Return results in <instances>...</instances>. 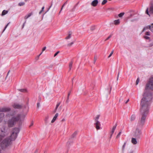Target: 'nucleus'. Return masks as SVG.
Instances as JSON below:
<instances>
[{
  "mask_svg": "<svg viewBox=\"0 0 153 153\" xmlns=\"http://www.w3.org/2000/svg\"><path fill=\"white\" fill-rule=\"evenodd\" d=\"M149 88L153 90V77H151L146 84L145 90L143 96V97L141 100L140 109V118L139 120L138 125L142 126L144 124L146 117L148 114L149 106L152 99V94L147 91Z\"/></svg>",
  "mask_w": 153,
  "mask_h": 153,
  "instance_id": "1",
  "label": "nucleus"
},
{
  "mask_svg": "<svg viewBox=\"0 0 153 153\" xmlns=\"http://www.w3.org/2000/svg\"><path fill=\"white\" fill-rule=\"evenodd\" d=\"M7 116L10 118L8 121V126L11 127L17 123H22L24 120L26 115L20 114L16 111H13Z\"/></svg>",
  "mask_w": 153,
  "mask_h": 153,
  "instance_id": "2",
  "label": "nucleus"
},
{
  "mask_svg": "<svg viewBox=\"0 0 153 153\" xmlns=\"http://www.w3.org/2000/svg\"><path fill=\"white\" fill-rule=\"evenodd\" d=\"M142 136L141 129L137 128L134 133V136L137 138H140Z\"/></svg>",
  "mask_w": 153,
  "mask_h": 153,
  "instance_id": "3",
  "label": "nucleus"
},
{
  "mask_svg": "<svg viewBox=\"0 0 153 153\" xmlns=\"http://www.w3.org/2000/svg\"><path fill=\"white\" fill-rule=\"evenodd\" d=\"M11 109L9 107H3L0 108V112H7L10 111Z\"/></svg>",
  "mask_w": 153,
  "mask_h": 153,
  "instance_id": "4",
  "label": "nucleus"
},
{
  "mask_svg": "<svg viewBox=\"0 0 153 153\" xmlns=\"http://www.w3.org/2000/svg\"><path fill=\"white\" fill-rule=\"evenodd\" d=\"M94 125L95 126V127L97 130H99L100 129V123L99 121H96Z\"/></svg>",
  "mask_w": 153,
  "mask_h": 153,
  "instance_id": "5",
  "label": "nucleus"
},
{
  "mask_svg": "<svg viewBox=\"0 0 153 153\" xmlns=\"http://www.w3.org/2000/svg\"><path fill=\"white\" fill-rule=\"evenodd\" d=\"M149 29L152 32H153V26L150 25L148 26L143 28V31H144L146 29Z\"/></svg>",
  "mask_w": 153,
  "mask_h": 153,
  "instance_id": "6",
  "label": "nucleus"
},
{
  "mask_svg": "<svg viewBox=\"0 0 153 153\" xmlns=\"http://www.w3.org/2000/svg\"><path fill=\"white\" fill-rule=\"evenodd\" d=\"M117 126V124L116 123L115 125L113 127L112 130V131H111V134L110 136V138H111V137L112 135L114 132V130H115V129L116 128Z\"/></svg>",
  "mask_w": 153,
  "mask_h": 153,
  "instance_id": "7",
  "label": "nucleus"
},
{
  "mask_svg": "<svg viewBox=\"0 0 153 153\" xmlns=\"http://www.w3.org/2000/svg\"><path fill=\"white\" fill-rule=\"evenodd\" d=\"M98 3V0H94L91 3V5L94 7H96Z\"/></svg>",
  "mask_w": 153,
  "mask_h": 153,
  "instance_id": "8",
  "label": "nucleus"
},
{
  "mask_svg": "<svg viewBox=\"0 0 153 153\" xmlns=\"http://www.w3.org/2000/svg\"><path fill=\"white\" fill-rule=\"evenodd\" d=\"M12 106L15 108L19 109L21 108V106L17 104H14Z\"/></svg>",
  "mask_w": 153,
  "mask_h": 153,
  "instance_id": "9",
  "label": "nucleus"
},
{
  "mask_svg": "<svg viewBox=\"0 0 153 153\" xmlns=\"http://www.w3.org/2000/svg\"><path fill=\"white\" fill-rule=\"evenodd\" d=\"M58 116V114L57 113H56L55 115L53 117L52 120L51 122L52 123H54L55 121L56 120V118H57V117Z\"/></svg>",
  "mask_w": 153,
  "mask_h": 153,
  "instance_id": "10",
  "label": "nucleus"
},
{
  "mask_svg": "<svg viewBox=\"0 0 153 153\" xmlns=\"http://www.w3.org/2000/svg\"><path fill=\"white\" fill-rule=\"evenodd\" d=\"M131 142L134 145H135L137 143V141L136 139L135 138H131Z\"/></svg>",
  "mask_w": 153,
  "mask_h": 153,
  "instance_id": "11",
  "label": "nucleus"
},
{
  "mask_svg": "<svg viewBox=\"0 0 153 153\" xmlns=\"http://www.w3.org/2000/svg\"><path fill=\"white\" fill-rule=\"evenodd\" d=\"M149 13L150 14L153 13V4H151L149 8Z\"/></svg>",
  "mask_w": 153,
  "mask_h": 153,
  "instance_id": "12",
  "label": "nucleus"
},
{
  "mask_svg": "<svg viewBox=\"0 0 153 153\" xmlns=\"http://www.w3.org/2000/svg\"><path fill=\"white\" fill-rule=\"evenodd\" d=\"M4 116V114L3 113H0V122L2 121Z\"/></svg>",
  "mask_w": 153,
  "mask_h": 153,
  "instance_id": "13",
  "label": "nucleus"
},
{
  "mask_svg": "<svg viewBox=\"0 0 153 153\" xmlns=\"http://www.w3.org/2000/svg\"><path fill=\"white\" fill-rule=\"evenodd\" d=\"M33 14V13L31 12L30 13H29L26 15L25 17V19H27L30 16Z\"/></svg>",
  "mask_w": 153,
  "mask_h": 153,
  "instance_id": "14",
  "label": "nucleus"
},
{
  "mask_svg": "<svg viewBox=\"0 0 153 153\" xmlns=\"http://www.w3.org/2000/svg\"><path fill=\"white\" fill-rule=\"evenodd\" d=\"M114 23L115 25H119L120 23V20L119 19L115 20L114 21Z\"/></svg>",
  "mask_w": 153,
  "mask_h": 153,
  "instance_id": "15",
  "label": "nucleus"
},
{
  "mask_svg": "<svg viewBox=\"0 0 153 153\" xmlns=\"http://www.w3.org/2000/svg\"><path fill=\"white\" fill-rule=\"evenodd\" d=\"M135 116L134 115H132L131 116L130 118V120L131 121H132L135 120Z\"/></svg>",
  "mask_w": 153,
  "mask_h": 153,
  "instance_id": "16",
  "label": "nucleus"
},
{
  "mask_svg": "<svg viewBox=\"0 0 153 153\" xmlns=\"http://www.w3.org/2000/svg\"><path fill=\"white\" fill-rule=\"evenodd\" d=\"M19 91L22 92H27V89H19L18 90Z\"/></svg>",
  "mask_w": 153,
  "mask_h": 153,
  "instance_id": "17",
  "label": "nucleus"
},
{
  "mask_svg": "<svg viewBox=\"0 0 153 153\" xmlns=\"http://www.w3.org/2000/svg\"><path fill=\"white\" fill-rule=\"evenodd\" d=\"M67 1H66L64 4H63L62 5V7L61 8V10L60 11V12H59V14L61 12V11L63 9V7H64V6H65V5L67 4Z\"/></svg>",
  "mask_w": 153,
  "mask_h": 153,
  "instance_id": "18",
  "label": "nucleus"
},
{
  "mask_svg": "<svg viewBox=\"0 0 153 153\" xmlns=\"http://www.w3.org/2000/svg\"><path fill=\"white\" fill-rule=\"evenodd\" d=\"M8 13V11L5 10H4L2 13V15L4 16L6 14Z\"/></svg>",
  "mask_w": 153,
  "mask_h": 153,
  "instance_id": "19",
  "label": "nucleus"
},
{
  "mask_svg": "<svg viewBox=\"0 0 153 153\" xmlns=\"http://www.w3.org/2000/svg\"><path fill=\"white\" fill-rule=\"evenodd\" d=\"M71 33L70 32L69 33L68 36L65 38V39H70L71 37Z\"/></svg>",
  "mask_w": 153,
  "mask_h": 153,
  "instance_id": "20",
  "label": "nucleus"
},
{
  "mask_svg": "<svg viewBox=\"0 0 153 153\" xmlns=\"http://www.w3.org/2000/svg\"><path fill=\"white\" fill-rule=\"evenodd\" d=\"M100 117V115H97V116L95 118V121H99L98 119L99 118V117Z\"/></svg>",
  "mask_w": 153,
  "mask_h": 153,
  "instance_id": "21",
  "label": "nucleus"
},
{
  "mask_svg": "<svg viewBox=\"0 0 153 153\" xmlns=\"http://www.w3.org/2000/svg\"><path fill=\"white\" fill-rule=\"evenodd\" d=\"M77 134V132L76 131H75L72 135L71 137L72 138L74 137Z\"/></svg>",
  "mask_w": 153,
  "mask_h": 153,
  "instance_id": "22",
  "label": "nucleus"
},
{
  "mask_svg": "<svg viewBox=\"0 0 153 153\" xmlns=\"http://www.w3.org/2000/svg\"><path fill=\"white\" fill-rule=\"evenodd\" d=\"M73 62H70L69 64V70H70L71 68L72 67V65Z\"/></svg>",
  "mask_w": 153,
  "mask_h": 153,
  "instance_id": "23",
  "label": "nucleus"
},
{
  "mask_svg": "<svg viewBox=\"0 0 153 153\" xmlns=\"http://www.w3.org/2000/svg\"><path fill=\"white\" fill-rule=\"evenodd\" d=\"M124 14V13H121L118 15V16L120 17H122Z\"/></svg>",
  "mask_w": 153,
  "mask_h": 153,
  "instance_id": "24",
  "label": "nucleus"
},
{
  "mask_svg": "<svg viewBox=\"0 0 153 153\" xmlns=\"http://www.w3.org/2000/svg\"><path fill=\"white\" fill-rule=\"evenodd\" d=\"M126 143H127V141L125 142V143H124L123 145V146H122V150L123 151L124 150L125 148V146H126Z\"/></svg>",
  "mask_w": 153,
  "mask_h": 153,
  "instance_id": "25",
  "label": "nucleus"
},
{
  "mask_svg": "<svg viewBox=\"0 0 153 153\" xmlns=\"http://www.w3.org/2000/svg\"><path fill=\"white\" fill-rule=\"evenodd\" d=\"M107 2V0H103L102 3V4L104 5Z\"/></svg>",
  "mask_w": 153,
  "mask_h": 153,
  "instance_id": "26",
  "label": "nucleus"
},
{
  "mask_svg": "<svg viewBox=\"0 0 153 153\" xmlns=\"http://www.w3.org/2000/svg\"><path fill=\"white\" fill-rule=\"evenodd\" d=\"M46 49V47H44L42 49V51L41 52V53L39 54V57L40 56V55H41L42 53Z\"/></svg>",
  "mask_w": 153,
  "mask_h": 153,
  "instance_id": "27",
  "label": "nucleus"
},
{
  "mask_svg": "<svg viewBox=\"0 0 153 153\" xmlns=\"http://www.w3.org/2000/svg\"><path fill=\"white\" fill-rule=\"evenodd\" d=\"M25 3L24 2H21L19 3V5L20 6H22L24 5Z\"/></svg>",
  "mask_w": 153,
  "mask_h": 153,
  "instance_id": "28",
  "label": "nucleus"
},
{
  "mask_svg": "<svg viewBox=\"0 0 153 153\" xmlns=\"http://www.w3.org/2000/svg\"><path fill=\"white\" fill-rule=\"evenodd\" d=\"M97 60V57L96 56H95L94 58V64H95Z\"/></svg>",
  "mask_w": 153,
  "mask_h": 153,
  "instance_id": "29",
  "label": "nucleus"
},
{
  "mask_svg": "<svg viewBox=\"0 0 153 153\" xmlns=\"http://www.w3.org/2000/svg\"><path fill=\"white\" fill-rule=\"evenodd\" d=\"M121 133V131H120L119 133L117 135L116 138H119V137H120V136Z\"/></svg>",
  "mask_w": 153,
  "mask_h": 153,
  "instance_id": "30",
  "label": "nucleus"
},
{
  "mask_svg": "<svg viewBox=\"0 0 153 153\" xmlns=\"http://www.w3.org/2000/svg\"><path fill=\"white\" fill-rule=\"evenodd\" d=\"M44 6L43 7H42V9L39 12V14H41L42 12L43 11L44 9Z\"/></svg>",
  "mask_w": 153,
  "mask_h": 153,
  "instance_id": "31",
  "label": "nucleus"
},
{
  "mask_svg": "<svg viewBox=\"0 0 153 153\" xmlns=\"http://www.w3.org/2000/svg\"><path fill=\"white\" fill-rule=\"evenodd\" d=\"M139 81H140L139 78V77H138L137 78V79L136 81V85H137L138 84V83L139 82Z\"/></svg>",
  "mask_w": 153,
  "mask_h": 153,
  "instance_id": "32",
  "label": "nucleus"
},
{
  "mask_svg": "<svg viewBox=\"0 0 153 153\" xmlns=\"http://www.w3.org/2000/svg\"><path fill=\"white\" fill-rule=\"evenodd\" d=\"M61 103V102H59V103H58L56 105V109H57L58 107L59 106V105H60V104Z\"/></svg>",
  "mask_w": 153,
  "mask_h": 153,
  "instance_id": "33",
  "label": "nucleus"
},
{
  "mask_svg": "<svg viewBox=\"0 0 153 153\" xmlns=\"http://www.w3.org/2000/svg\"><path fill=\"white\" fill-rule=\"evenodd\" d=\"M149 9L148 8H147L146 10V13L149 16H150V15L149 14Z\"/></svg>",
  "mask_w": 153,
  "mask_h": 153,
  "instance_id": "34",
  "label": "nucleus"
},
{
  "mask_svg": "<svg viewBox=\"0 0 153 153\" xmlns=\"http://www.w3.org/2000/svg\"><path fill=\"white\" fill-rule=\"evenodd\" d=\"M74 44V42H71L70 43H69L67 45V46L69 47L71 46V45H72L73 44Z\"/></svg>",
  "mask_w": 153,
  "mask_h": 153,
  "instance_id": "35",
  "label": "nucleus"
},
{
  "mask_svg": "<svg viewBox=\"0 0 153 153\" xmlns=\"http://www.w3.org/2000/svg\"><path fill=\"white\" fill-rule=\"evenodd\" d=\"M9 23H8L6 25V26H5V27H4V30H3V32H4V30H5V29H6V28H7V27L8 26V25H9Z\"/></svg>",
  "mask_w": 153,
  "mask_h": 153,
  "instance_id": "36",
  "label": "nucleus"
},
{
  "mask_svg": "<svg viewBox=\"0 0 153 153\" xmlns=\"http://www.w3.org/2000/svg\"><path fill=\"white\" fill-rule=\"evenodd\" d=\"M113 51H111V53L110 54V55H109V56H108V58H109V57H110L111 56V55L113 54Z\"/></svg>",
  "mask_w": 153,
  "mask_h": 153,
  "instance_id": "37",
  "label": "nucleus"
},
{
  "mask_svg": "<svg viewBox=\"0 0 153 153\" xmlns=\"http://www.w3.org/2000/svg\"><path fill=\"white\" fill-rule=\"evenodd\" d=\"M145 34L147 36H150V34L149 32L147 31L145 33Z\"/></svg>",
  "mask_w": 153,
  "mask_h": 153,
  "instance_id": "38",
  "label": "nucleus"
},
{
  "mask_svg": "<svg viewBox=\"0 0 153 153\" xmlns=\"http://www.w3.org/2000/svg\"><path fill=\"white\" fill-rule=\"evenodd\" d=\"M59 52V51H58L54 55V57H55L58 54V53Z\"/></svg>",
  "mask_w": 153,
  "mask_h": 153,
  "instance_id": "39",
  "label": "nucleus"
},
{
  "mask_svg": "<svg viewBox=\"0 0 153 153\" xmlns=\"http://www.w3.org/2000/svg\"><path fill=\"white\" fill-rule=\"evenodd\" d=\"M91 30H93L95 29V27L94 26H92L91 27Z\"/></svg>",
  "mask_w": 153,
  "mask_h": 153,
  "instance_id": "40",
  "label": "nucleus"
},
{
  "mask_svg": "<svg viewBox=\"0 0 153 153\" xmlns=\"http://www.w3.org/2000/svg\"><path fill=\"white\" fill-rule=\"evenodd\" d=\"M71 91H70L68 92V97H67V99H69V97L71 94Z\"/></svg>",
  "mask_w": 153,
  "mask_h": 153,
  "instance_id": "41",
  "label": "nucleus"
},
{
  "mask_svg": "<svg viewBox=\"0 0 153 153\" xmlns=\"http://www.w3.org/2000/svg\"><path fill=\"white\" fill-rule=\"evenodd\" d=\"M144 38L146 39H150V37L148 36H145Z\"/></svg>",
  "mask_w": 153,
  "mask_h": 153,
  "instance_id": "42",
  "label": "nucleus"
},
{
  "mask_svg": "<svg viewBox=\"0 0 153 153\" xmlns=\"http://www.w3.org/2000/svg\"><path fill=\"white\" fill-rule=\"evenodd\" d=\"M53 66V65H51L47 67L48 68L50 69V68H51Z\"/></svg>",
  "mask_w": 153,
  "mask_h": 153,
  "instance_id": "43",
  "label": "nucleus"
},
{
  "mask_svg": "<svg viewBox=\"0 0 153 153\" xmlns=\"http://www.w3.org/2000/svg\"><path fill=\"white\" fill-rule=\"evenodd\" d=\"M111 37V35L109 36L105 40V41H106L108 40Z\"/></svg>",
  "mask_w": 153,
  "mask_h": 153,
  "instance_id": "44",
  "label": "nucleus"
},
{
  "mask_svg": "<svg viewBox=\"0 0 153 153\" xmlns=\"http://www.w3.org/2000/svg\"><path fill=\"white\" fill-rule=\"evenodd\" d=\"M153 45V42L149 44V46L151 47Z\"/></svg>",
  "mask_w": 153,
  "mask_h": 153,
  "instance_id": "45",
  "label": "nucleus"
},
{
  "mask_svg": "<svg viewBox=\"0 0 153 153\" xmlns=\"http://www.w3.org/2000/svg\"><path fill=\"white\" fill-rule=\"evenodd\" d=\"M119 74H120V72H119L118 73V75H117V80L118 79V78H119Z\"/></svg>",
  "mask_w": 153,
  "mask_h": 153,
  "instance_id": "46",
  "label": "nucleus"
},
{
  "mask_svg": "<svg viewBox=\"0 0 153 153\" xmlns=\"http://www.w3.org/2000/svg\"><path fill=\"white\" fill-rule=\"evenodd\" d=\"M69 99H67V100L66 101V103H68V102H69Z\"/></svg>",
  "mask_w": 153,
  "mask_h": 153,
  "instance_id": "47",
  "label": "nucleus"
},
{
  "mask_svg": "<svg viewBox=\"0 0 153 153\" xmlns=\"http://www.w3.org/2000/svg\"><path fill=\"white\" fill-rule=\"evenodd\" d=\"M129 99H128L127 100V101L125 102V103L126 104L128 102V101H129Z\"/></svg>",
  "mask_w": 153,
  "mask_h": 153,
  "instance_id": "48",
  "label": "nucleus"
},
{
  "mask_svg": "<svg viewBox=\"0 0 153 153\" xmlns=\"http://www.w3.org/2000/svg\"><path fill=\"white\" fill-rule=\"evenodd\" d=\"M52 5V3L51 4V5L50 6V7L49 8L48 10L51 7Z\"/></svg>",
  "mask_w": 153,
  "mask_h": 153,
  "instance_id": "49",
  "label": "nucleus"
},
{
  "mask_svg": "<svg viewBox=\"0 0 153 153\" xmlns=\"http://www.w3.org/2000/svg\"><path fill=\"white\" fill-rule=\"evenodd\" d=\"M43 153H47V152L46 150H45L43 151Z\"/></svg>",
  "mask_w": 153,
  "mask_h": 153,
  "instance_id": "50",
  "label": "nucleus"
},
{
  "mask_svg": "<svg viewBox=\"0 0 153 153\" xmlns=\"http://www.w3.org/2000/svg\"><path fill=\"white\" fill-rule=\"evenodd\" d=\"M57 109H56V108H55V110H54V113H55L56 112V110H57Z\"/></svg>",
  "mask_w": 153,
  "mask_h": 153,
  "instance_id": "51",
  "label": "nucleus"
},
{
  "mask_svg": "<svg viewBox=\"0 0 153 153\" xmlns=\"http://www.w3.org/2000/svg\"><path fill=\"white\" fill-rule=\"evenodd\" d=\"M65 121V119L64 118L62 120V122H64Z\"/></svg>",
  "mask_w": 153,
  "mask_h": 153,
  "instance_id": "52",
  "label": "nucleus"
},
{
  "mask_svg": "<svg viewBox=\"0 0 153 153\" xmlns=\"http://www.w3.org/2000/svg\"><path fill=\"white\" fill-rule=\"evenodd\" d=\"M74 78H73L72 79V84H73V80H74Z\"/></svg>",
  "mask_w": 153,
  "mask_h": 153,
  "instance_id": "53",
  "label": "nucleus"
},
{
  "mask_svg": "<svg viewBox=\"0 0 153 153\" xmlns=\"http://www.w3.org/2000/svg\"><path fill=\"white\" fill-rule=\"evenodd\" d=\"M25 22H25L23 24V27H24V25H25Z\"/></svg>",
  "mask_w": 153,
  "mask_h": 153,
  "instance_id": "54",
  "label": "nucleus"
},
{
  "mask_svg": "<svg viewBox=\"0 0 153 153\" xmlns=\"http://www.w3.org/2000/svg\"><path fill=\"white\" fill-rule=\"evenodd\" d=\"M34 153H37V151H36V152H35Z\"/></svg>",
  "mask_w": 153,
  "mask_h": 153,
  "instance_id": "55",
  "label": "nucleus"
},
{
  "mask_svg": "<svg viewBox=\"0 0 153 153\" xmlns=\"http://www.w3.org/2000/svg\"><path fill=\"white\" fill-rule=\"evenodd\" d=\"M121 101V99H120V100H119V102H120Z\"/></svg>",
  "mask_w": 153,
  "mask_h": 153,
  "instance_id": "56",
  "label": "nucleus"
},
{
  "mask_svg": "<svg viewBox=\"0 0 153 153\" xmlns=\"http://www.w3.org/2000/svg\"><path fill=\"white\" fill-rule=\"evenodd\" d=\"M37 106H38V103H37Z\"/></svg>",
  "mask_w": 153,
  "mask_h": 153,
  "instance_id": "57",
  "label": "nucleus"
},
{
  "mask_svg": "<svg viewBox=\"0 0 153 153\" xmlns=\"http://www.w3.org/2000/svg\"><path fill=\"white\" fill-rule=\"evenodd\" d=\"M132 16V15L131 14V15H130V17H131Z\"/></svg>",
  "mask_w": 153,
  "mask_h": 153,
  "instance_id": "58",
  "label": "nucleus"
},
{
  "mask_svg": "<svg viewBox=\"0 0 153 153\" xmlns=\"http://www.w3.org/2000/svg\"><path fill=\"white\" fill-rule=\"evenodd\" d=\"M48 118V117L47 118H46V120H47Z\"/></svg>",
  "mask_w": 153,
  "mask_h": 153,
  "instance_id": "59",
  "label": "nucleus"
},
{
  "mask_svg": "<svg viewBox=\"0 0 153 153\" xmlns=\"http://www.w3.org/2000/svg\"><path fill=\"white\" fill-rule=\"evenodd\" d=\"M9 72H8V73H7V75H8V73H9Z\"/></svg>",
  "mask_w": 153,
  "mask_h": 153,
  "instance_id": "60",
  "label": "nucleus"
},
{
  "mask_svg": "<svg viewBox=\"0 0 153 153\" xmlns=\"http://www.w3.org/2000/svg\"><path fill=\"white\" fill-rule=\"evenodd\" d=\"M45 13H43V15L45 14Z\"/></svg>",
  "mask_w": 153,
  "mask_h": 153,
  "instance_id": "61",
  "label": "nucleus"
},
{
  "mask_svg": "<svg viewBox=\"0 0 153 153\" xmlns=\"http://www.w3.org/2000/svg\"><path fill=\"white\" fill-rule=\"evenodd\" d=\"M111 88L110 90H111Z\"/></svg>",
  "mask_w": 153,
  "mask_h": 153,
  "instance_id": "62",
  "label": "nucleus"
},
{
  "mask_svg": "<svg viewBox=\"0 0 153 153\" xmlns=\"http://www.w3.org/2000/svg\"><path fill=\"white\" fill-rule=\"evenodd\" d=\"M152 25H153V23L152 24Z\"/></svg>",
  "mask_w": 153,
  "mask_h": 153,
  "instance_id": "63",
  "label": "nucleus"
}]
</instances>
